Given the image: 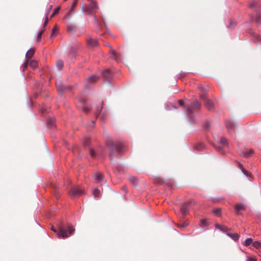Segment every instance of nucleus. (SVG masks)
Masks as SVG:
<instances>
[{"instance_id":"nucleus-1","label":"nucleus","mask_w":261,"mask_h":261,"mask_svg":"<svg viewBox=\"0 0 261 261\" xmlns=\"http://www.w3.org/2000/svg\"><path fill=\"white\" fill-rule=\"evenodd\" d=\"M51 229L57 233L59 238H67L73 234L74 228L72 226H60L59 231H57L54 226H51Z\"/></svg>"},{"instance_id":"nucleus-2","label":"nucleus","mask_w":261,"mask_h":261,"mask_svg":"<svg viewBox=\"0 0 261 261\" xmlns=\"http://www.w3.org/2000/svg\"><path fill=\"white\" fill-rule=\"evenodd\" d=\"M200 107L201 106L200 104L197 101H195L192 106H190L189 105H185V106H184V109L187 115L188 119L190 122L193 123L195 122L194 117L190 116V115L195 112V109H200Z\"/></svg>"},{"instance_id":"nucleus-3","label":"nucleus","mask_w":261,"mask_h":261,"mask_svg":"<svg viewBox=\"0 0 261 261\" xmlns=\"http://www.w3.org/2000/svg\"><path fill=\"white\" fill-rule=\"evenodd\" d=\"M106 145L111 150L109 155L112 159L114 156V150H116L119 153H122L123 151V145L121 143L115 144L112 140H110L107 142Z\"/></svg>"},{"instance_id":"nucleus-4","label":"nucleus","mask_w":261,"mask_h":261,"mask_svg":"<svg viewBox=\"0 0 261 261\" xmlns=\"http://www.w3.org/2000/svg\"><path fill=\"white\" fill-rule=\"evenodd\" d=\"M70 195L72 198H77L84 194V191L78 186L73 187L70 191Z\"/></svg>"},{"instance_id":"nucleus-5","label":"nucleus","mask_w":261,"mask_h":261,"mask_svg":"<svg viewBox=\"0 0 261 261\" xmlns=\"http://www.w3.org/2000/svg\"><path fill=\"white\" fill-rule=\"evenodd\" d=\"M102 105H103V102H102L101 103V105L99 107H98L96 108V110L95 112V114L96 117H99L101 121H105V120L106 118V116L107 115V112L104 111L101 114V111L102 109Z\"/></svg>"},{"instance_id":"nucleus-6","label":"nucleus","mask_w":261,"mask_h":261,"mask_svg":"<svg viewBox=\"0 0 261 261\" xmlns=\"http://www.w3.org/2000/svg\"><path fill=\"white\" fill-rule=\"evenodd\" d=\"M225 124L228 132L231 135L232 133L234 132L236 126V122L232 119H229L226 121Z\"/></svg>"},{"instance_id":"nucleus-7","label":"nucleus","mask_w":261,"mask_h":261,"mask_svg":"<svg viewBox=\"0 0 261 261\" xmlns=\"http://www.w3.org/2000/svg\"><path fill=\"white\" fill-rule=\"evenodd\" d=\"M94 180L96 183H100L104 180L103 174L99 172H96L94 175Z\"/></svg>"},{"instance_id":"nucleus-8","label":"nucleus","mask_w":261,"mask_h":261,"mask_svg":"<svg viewBox=\"0 0 261 261\" xmlns=\"http://www.w3.org/2000/svg\"><path fill=\"white\" fill-rule=\"evenodd\" d=\"M190 204L188 203H184L181 207V212L184 215H186L189 213Z\"/></svg>"},{"instance_id":"nucleus-9","label":"nucleus","mask_w":261,"mask_h":261,"mask_svg":"<svg viewBox=\"0 0 261 261\" xmlns=\"http://www.w3.org/2000/svg\"><path fill=\"white\" fill-rule=\"evenodd\" d=\"M251 20L255 21L257 24H259L261 23V14L256 13L255 17H251Z\"/></svg>"},{"instance_id":"nucleus-10","label":"nucleus","mask_w":261,"mask_h":261,"mask_svg":"<svg viewBox=\"0 0 261 261\" xmlns=\"http://www.w3.org/2000/svg\"><path fill=\"white\" fill-rule=\"evenodd\" d=\"M204 107L209 111H211L213 109V103L209 99H207L204 101Z\"/></svg>"},{"instance_id":"nucleus-11","label":"nucleus","mask_w":261,"mask_h":261,"mask_svg":"<svg viewBox=\"0 0 261 261\" xmlns=\"http://www.w3.org/2000/svg\"><path fill=\"white\" fill-rule=\"evenodd\" d=\"M56 87L58 90V91L62 93L63 92V87L64 85L62 82L60 80H58L56 81Z\"/></svg>"},{"instance_id":"nucleus-12","label":"nucleus","mask_w":261,"mask_h":261,"mask_svg":"<svg viewBox=\"0 0 261 261\" xmlns=\"http://www.w3.org/2000/svg\"><path fill=\"white\" fill-rule=\"evenodd\" d=\"M87 42L88 45L91 47H96L98 46V42L96 39L89 38Z\"/></svg>"},{"instance_id":"nucleus-13","label":"nucleus","mask_w":261,"mask_h":261,"mask_svg":"<svg viewBox=\"0 0 261 261\" xmlns=\"http://www.w3.org/2000/svg\"><path fill=\"white\" fill-rule=\"evenodd\" d=\"M253 39L255 43H257L258 42L261 41V36L254 32H251V34Z\"/></svg>"},{"instance_id":"nucleus-14","label":"nucleus","mask_w":261,"mask_h":261,"mask_svg":"<svg viewBox=\"0 0 261 261\" xmlns=\"http://www.w3.org/2000/svg\"><path fill=\"white\" fill-rule=\"evenodd\" d=\"M80 102L82 105V109L84 112H87L90 111V108L87 106V105L84 100H80Z\"/></svg>"},{"instance_id":"nucleus-15","label":"nucleus","mask_w":261,"mask_h":261,"mask_svg":"<svg viewBox=\"0 0 261 261\" xmlns=\"http://www.w3.org/2000/svg\"><path fill=\"white\" fill-rule=\"evenodd\" d=\"M212 212L215 216L220 217L221 215V208L220 207H215L213 209Z\"/></svg>"},{"instance_id":"nucleus-16","label":"nucleus","mask_w":261,"mask_h":261,"mask_svg":"<svg viewBox=\"0 0 261 261\" xmlns=\"http://www.w3.org/2000/svg\"><path fill=\"white\" fill-rule=\"evenodd\" d=\"M99 76L93 74L88 77L87 80V82H95L99 80Z\"/></svg>"},{"instance_id":"nucleus-17","label":"nucleus","mask_w":261,"mask_h":261,"mask_svg":"<svg viewBox=\"0 0 261 261\" xmlns=\"http://www.w3.org/2000/svg\"><path fill=\"white\" fill-rule=\"evenodd\" d=\"M110 53L111 55L110 56V58L111 59L115 60L117 62H119L118 58L116 56V53L115 50L113 49L112 47H111V51Z\"/></svg>"},{"instance_id":"nucleus-18","label":"nucleus","mask_w":261,"mask_h":261,"mask_svg":"<svg viewBox=\"0 0 261 261\" xmlns=\"http://www.w3.org/2000/svg\"><path fill=\"white\" fill-rule=\"evenodd\" d=\"M227 235L234 241H238L239 238V235L237 233L227 232Z\"/></svg>"},{"instance_id":"nucleus-19","label":"nucleus","mask_w":261,"mask_h":261,"mask_svg":"<svg viewBox=\"0 0 261 261\" xmlns=\"http://www.w3.org/2000/svg\"><path fill=\"white\" fill-rule=\"evenodd\" d=\"M254 152L253 150L250 149L249 150L245 151L242 154L243 156L245 158H248L251 154H252Z\"/></svg>"},{"instance_id":"nucleus-20","label":"nucleus","mask_w":261,"mask_h":261,"mask_svg":"<svg viewBox=\"0 0 261 261\" xmlns=\"http://www.w3.org/2000/svg\"><path fill=\"white\" fill-rule=\"evenodd\" d=\"M165 109L167 111H170L172 109H176V106L171 103H167L165 106Z\"/></svg>"},{"instance_id":"nucleus-21","label":"nucleus","mask_w":261,"mask_h":261,"mask_svg":"<svg viewBox=\"0 0 261 261\" xmlns=\"http://www.w3.org/2000/svg\"><path fill=\"white\" fill-rule=\"evenodd\" d=\"M34 54V50L33 49L30 48L29 49L26 54L25 57L27 58H31Z\"/></svg>"},{"instance_id":"nucleus-22","label":"nucleus","mask_w":261,"mask_h":261,"mask_svg":"<svg viewBox=\"0 0 261 261\" xmlns=\"http://www.w3.org/2000/svg\"><path fill=\"white\" fill-rule=\"evenodd\" d=\"M67 30H68V31L71 33V34H73V33H74L76 31V28L75 27L74 25H73V24H69L67 27Z\"/></svg>"},{"instance_id":"nucleus-23","label":"nucleus","mask_w":261,"mask_h":261,"mask_svg":"<svg viewBox=\"0 0 261 261\" xmlns=\"http://www.w3.org/2000/svg\"><path fill=\"white\" fill-rule=\"evenodd\" d=\"M100 190L98 188H94L92 190V195L95 197H98L100 194Z\"/></svg>"},{"instance_id":"nucleus-24","label":"nucleus","mask_w":261,"mask_h":261,"mask_svg":"<svg viewBox=\"0 0 261 261\" xmlns=\"http://www.w3.org/2000/svg\"><path fill=\"white\" fill-rule=\"evenodd\" d=\"M215 226L216 228L223 232H226L228 230V229L226 227H223L221 225L217 223L215 224Z\"/></svg>"},{"instance_id":"nucleus-25","label":"nucleus","mask_w":261,"mask_h":261,"mask_svg":"<svg viewBox=\"0 0 261 261\" xmlns=\"http://www.w3.org/2000/svg\"><path fill=\"white\" fill-rule=\"evenodd\" d=\"M243 209H244V207L242 204H237L235 206L237 214H239L240 211Z\"/></svg>"},{"instance_id":"nucleus-26","label":"nucleus","mask_w":261,"mask_h":261,"mask_svg":"<svg viewBox=\"0 0 261 261\" xmlns=\"http://www.w3.org/2000/svg\"><path fill=\"white\" fill-rule=\"evenodd\" d=\"M54 122H55V118H51L48 119V121H47L48 126L51 128L55 127V125H54Z\"/></svg>"},{"instance_id":"nucleus-27","label":"nucleus","mask_w":261,"mask_h":261,"mask_svg":"<svg viewBox=\"0 0 261 261\" xmlns=\"http://www.w3.org/2000/svg\"><path fill=\"white\" fill-rule=\"evenodd\" d=\"M89 152L91 156L93 158H96V156L98 155V154L92 148L90 149Z\"/></svg>"},{"instance_id":"nucleus-28","label":"nucleus","mask_w":261,"mask_h":261,"mask_svg":"<svg viewBox=\"0 0 261 261\" xmlns=\"http://www.w3.org/2000/svg\"><path fill=\"white\" fill-rule=\"evenodd\" d=\"M102 74L104 76H107V77H110L112 75L110 70H109L108 69H107V70H105V71H103L102 72Z\"/></svg>"},{"instance_id":"nucleus-29","label":"nucleus","mask_w":261,"mask_h":261,"mask_svg":"<svg viewBox=\"0 0 261 261\" xmlns=\"http://www.w3.org/2000/svg\"><path fill=\"white\" fill-rule=\"evenodd\" d=\"M252 241L253 240L252 238H247L244 242V245H245L246 246H248L252 243Z\"/></svg>"},{"instance_id":"nucleus-30","label":"nucleus","mask_w":261,"mask_h":261,"mask_svg":"<svg viewBox=\"0 0 261 261\" xmlns=\"http://www.w3.org/2000/svg\"><path fill=\"white\" fill-rule=\"evenodd\" d=\"M56 67L58 69H61L63 67V63L62 61H59L56 63Z\"/></svg>"},{"instance_id":"nucleus-31","label":"nucleus","mask_w":261,"mask_h":261,"mask_svg":"<svg viewBox=\"0 0 261 261\" xmlns=\"http://www.w3.org/2000/svg\"><path fill=\"white\" fill-rule=\"evenodd\" d=\"M253 246L256 248H258L261 247V243L258 241H255L253 243Z\"/></svg>"},{"instance_id":"nucleus-32","label":"nucleus","mask_w":261,"mask_h":261,"mask_svg":"<svg viewBox=\"0 0 261 261\" xmlns=\"http://www.w3.org/2000/svg\"><path fill=\"white\" fill-rule=\"evenodd\" d=\"M201 227H204L207 225V220L206 219H202L200 221Z\"/></svg>"},{"instance_id":"nucleus-33","label":"nucleus","mask_w":261,"mask_h":261,"mask_svg":"<svg viewBox=\"0 0 261 261\" xmlns=\"http://www.w3.org/2000/svg\"><path fill=\"white\" fill-rule=\"evenodd\" d=\"M30 65L33 68H35L37 66L38 63L36 61L33 60L30 63Z\"/></svg>"},{"instance_id":"nucleus-34","label":"nucleus","mask_w":261,"mask_h":261,"mask_svg":"<svg viewBox=\"0 0 261 261\" xmlns=\"http://www.w3.org/2000/svg\"><path fill=\"white\" fill-rule=\"evenodd\" d=\"M220 142L222 144H228L227 140L224 137H221L220 139Z\"/></svg>"},{"instance_id":"nucleus-35","label":"nucleus","mask_w":261,"mask_h":261,"mask_svg":"<svg viewBox=\"0 0 261 261\" xmlns=\"http://www.w3.org/2000/svg\"><path fill=\"white\" fill-rule=\"evenodd\" d=\"M204 148V146L202 144H198L196 146L195 149L198 150H202Z\"/></svg>"},{"instance_id":"nucleus-36","label":"nucleus","mask_w":261,"mask_h":261,"mask_svg":"<svg viewBox=\"0 0 261 261\" xmlns=\"http://www.w3.org/2000/svg\"><path fill=\"white\" fill-rule=\"evenodd\" d=\"M200 99L202 100H203L204 101H205L206 100L208 99L207 98L206 94L205 93H203L201 94L200 95Z\"/></svg>"},{"instance_id":"nucleus-37","label":"nucleus","mask_w":261,"mask_h":261,"mask_svg":"<svg viewBox=\"0 0 261 261\" xmlns=\"http://www.w3.org/2000/svg\"><path fill=\"white\" fill-rule=\"evenodd\" d=\"M28 62H27V61H25V62L23 63V64L22 66L21 67V71H22V72H24L25 68L28 66Z\"/></svg>"},{"instance_id":"nucleus-38","label":"nucleus","mask_w":261,"mask_h":261,"mask_svg":"<svg viewBox=\"0 0 261 261\" xmlns=\"http://www.w3.org/2000/svg\"><path fill=\"white\" fill-rule=\"evenodd\" d=\"M242 171L243 173L246 175L247 177H249L250 176V173L246 170L244 169H242Z\"/></svg>"},{"instance_id":"nucleus-39","label":"nucleus","mask_w":261,"mask_h":261,"mask_svg":"<svg viewBox=\"0 0 261 261\" xmlns=\"http://www.w3.org/2000/svg\"><path fill=\"white\" fill-rule=\"evenodd\" d=\"M52 9V5H50L48 8L47 9L46 11L45 12V17H48V14L50 13L51 9Z\"/></svg>"},{"instance_id":"nucleus-40","label":"nucleus","mask_w":261,"mask_h":261,"mask_svg":"<svg viewBox=\"0 0 261 261\" xmlns=\"http://www.w3.org/2000/svg\"><path fill=\"white\" fill-rule=\"evenodd\" d=\"M44 32V30L40 31L38 34L37 41H40L41 38V36Z\"/></svg>"},{"instance_id":"nucleus-41","label":"nucleus","mask_w":261,"mask_h":261,"mask_svg":"<svg viewBox=\"0 0 261 261\" xmlns=\"http://www.w3.org/2000/svg\"><path fill=\"white\" fill-rule=\"evenodd\" d=\"M72 87L70 86H65L64 85L63 87V92L66 91H70Z\"/></svg>"},{"instance_id":"nucleus-42","label":"nucleus","mask_w":261,"mask_h":261,"mask_svg":"<svg viewBox=\"0 0 261 261\" xmlns=\"http://www.w3.org/2000/svg\"><path fill=\"white\" fill-rule=\"evenodd\" d=\"M59 8H56L54 9L53 14L51 15V17H53L56 13H57L59 11Z\"/></svg>"},{"instance_id":"nucleus-43","label":"nucleus","mask_w":261,"mask_h":261,"mask_svg":"<svg viewBox=\"0 0 261 261\" xmlns=\"http://www.w3.org/2000/svg\"><path fill=\"white\" fill-rule=\"evenodd\" d=\"M76 51V50L75 49L73 48V47H71V49H70L71 56H75Z\"/></svg>"},{"instance_id":"nucleus-44","label":"nucleus","mask_w":261,"mask_h":261,"mask_svg":"<svg viewBox=\"0 0 261 261\" xmlns=\"http://www.w3.org/2000/svg\"><path fill=\"white\" fill-rule=\"evenodd\" d=\"M236 25V22L234 21H230V24L227 26L228 28H230L231 27H234Z\"/></svg>"},{"instance_id":"nucleus-45","label":"nucleus","mask_w":261,"mask_h":261,"mask_svg":"<svg viewBox=\"0 0 261 261\" xmlns=\"http://www.w3.org/2000/svg\"><path fill=\"white\" fill-rule=\"evenodd\" d=\"M90 7L92 9H94L95 8H96V4L94 2H91L90 4Z\"/></svg>"},{"instance_id":"nucleus-46","label":"nucleus","mask_w":261,"mask_h":261,"mask_svg":"<svg viewBox=\"0 0 261 261\" xmlns=\"http://www.w3.org/2000/svg\"><path fill=\"white\" fill-rule=\"evenodd\" d=\"M255 6V3L254 1L251 2L249 4L250 8H253Z\"/></svg>"},{"instance_id":"nucleus-47","label":"nucleus","mask_w":261,"mask_h":261,"mask_svg":"<svg viewBox=\"0 0 261 261\" xmlns=\"http://www.w3.org/2000/svg\"><path fill=\"white\" fill-rule=\"evenodd\" d=\"M48 21V17H45V20L44 22L43 27L44 28L45 26L47 24Z\"/></svg>"},{"instance_id":"nucleus-48","label":"nucleus","mask_w":261,"mask_h":261,"mask_svg":"<svg viewBox=\"0 0 261 261\" xmlns=\"http://www.w3.org/2000/svg\"><path fill=\"white\" fill-rule=\"evenodd\" d=\"M246 261H256V260L253 257H247Z\"/></svg>"},{"instance_id":"nucleus-49","label":"nucleus","mask_w":261,"mask_h":261,"mask_svg":"<svg viewBox=\"0 0 261 261\" xmlns=\"http://www.w3.org/2000/svg\"><path fill=\"white\" fill-rule=\"evenodd\" d=\"M129 179L130 181H132V182H135V180H136V178L134 176H131L129 178Z\"/></svg>"},{"instance_id":"nucleus-50","label":"nucleus","mask_w":261,"mask_h":261,"mask_svg":"<svg viewBox=\"0 0 261 261\" xmlns=\"http://www.w3.org/2000/svg\"><path fill=\"white\" fill-rule=\"evenodd\" d=\"M178 103L180 106H183L184 107L185 105H184V102L182 100H178Z\"/></svg>"},{"instance_id":"nucleus-51","label":"nucleus","mask_w":261,"mask_h":261,"mask_svg":"<svg viewBox=\"0 0 261 261\" xmlns=\"http://www.w3.org/2000/svg\"><path fill=\"white\" fill-rule=\"evenodd\" d=\"M122 190L124 191L126 193L127 192V187L125 186L122 188Z\"/></svg>"},{"instance_id":"nucleus-52","label":"nucleus","mask_w":261,"mask_h":261,"mask_svg":"<svg viewBox=\"0 0 261 261\" xmlns=\"http://www.w3.org/2000/svg\"><path fill=\"white\" fill-rule=\"evenodd\" d=\"M188 223L187 222H185V223H184V224L182 225H180L179 227L184 228V227H185L187 226H188Z\"/></svg>"},{"instance_id":"nucleus-53","label":"nucleus","mask_w":261,"mask_h":261,"mask_svg":"<svg viewBox=\"0 0 261 261\" xmlns=\"http://www.w3.org/2000/svg\"><path fill=\"white\" fill-rule=\"evenodd\" d=\"M72 13V10H70V11L67 14L66 16H65L66 18H67L69 17V15Z\"/></svg>"},{"instance_id":"nucleus-54","label":"nucleus","mask_w":261,"mask_h":261,"mask_svg":"<svg viewBox=\"0 0 261 261\" xmlns=\"http://www.w3.org/2000/svg\"><path fill=\"white\" fill-rule=\"evenodd\" d=\"M89 140L88 139H87L86 141H85V145H86V146H88L89 145Z\"/></svg>"},{"instance_id":"nucleus-55","label":"nucleus","mask_w":261,"mask_h":261,"mask_svg":"<svg viewBox=\"0 0 261 261\" xmlns=\"http://www.w3.org/2000/svg\"><path fill=\"white\" fill-rule=\"evenodd\" d=\"M56 31V28H54L53 30H52V35H55V33Z\"/></svg>"},{"instance_id":"nucleus-56","label":"nucleus","mask_w":261,"mask_h":261,"mask_svg":"<svg viewBox=\"0 0 261 261\" xmlns=\"http://www.w3.org/2000/svg\"><path fill=\"white\" fill-rule=\"evenodd\" d=\"M106 45L109 46L110 48L112 47L109 43L107 44Z\"/></svg>"},{"instance_id":"nucleus-57","label":"nucleus","mask_w":261,"mask_h":261,"mask_svg":"<svg viewBox=\"0 0 261 261\" xmlns=\"http://www.w3.org/2000/svg\"><path fill=\"white\" fill-rule=\"evenodd\" d=\"M91 122L93 125L95 124V122L94 121H92Z\"/></svg>"},{"instance_id":"nucleus-58","label":"nucleus","mask_w":261,"mask_h":261,"mask_svg":"<svg viewBox=\"0 0 261 261\" xmlns=\"http://www.w3.org/2000/svg\"><path fill=\"white\" fill-rule=\"evenodd\" d=\"M94 19H95L96 21H97L96 18V17H95V16H94Z\"/></svg>"},{"instance_id":"nucleus-59","label":"nucleus","mask_w":261,"mask_h":261,"mask_svg":"<svg viewBox=\"0 0 261 261\" xmlns=\"http://www.w3.org/2000/svg\"><path fill=\"white\" fill-rule=\"evenodd\" d=\"M219 148V149H221V147H219V148Z\"/></svg>"}]
</instances>
